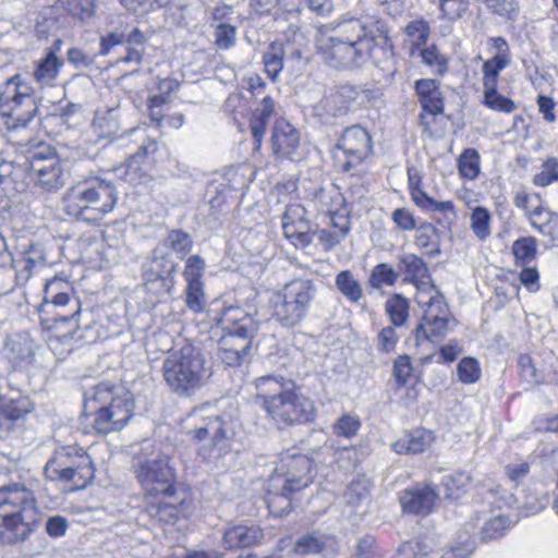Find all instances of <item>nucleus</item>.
I'll list each match as a JSON object with an SVG mask.
<instances>
[{
  "label": "nucleus",
  "instance_id": "1",
  "mask_svg": "<svg viewBox=\"0 0 558 558\" xmlns=\"http://www.w3.org/2000/svg\"><path fill=\"white\" fill-rule=\"evenodd\" d=\"M82 304L72 293L70 283L54 277L44 287V296L38 306L41 325L53 332L48 347L59 359H64L73 349V335L78 329Z\"/></svg>",
  "mask_w": 558,
  "mask_h": 558
},
{
  "label": "nucleus",
  "instance_id": "2",
  "mask_svg": "<svg viewBox=\"0 0 558 558\" xmlns=\"http://www.w3.org/2000/svg\"><path fill=\"white\" fill-rule=\"evenodd\" d=\"M132 469L145 490L148 515L159 521L172 517L174 508L165 501L175 495V472L170 458L153 441L145 440L133 456Z\"/></svg>",
  "mask_w": 558,
  "mask_h": 558
},
{
  "label": "nucleus",
  "instance_id": "3",
  "mask_svg": "<svg viewBox=\"0 0 558 558\" xmlns=\"http://www.w3.org/2000/svg\"><path fill=\"white\" fill-rule=\"evenodd\" d=\"M135 402L122 384L101 381L84 392V414L96 433L120 432L133 416Z\"/></svg>",
  "mask_w": 558,
  "mask_h": 558
},
{
  "label": "nucleus",
  "instance_id": "4",
  "mask_svg": "<svg viewBox=\"0 0 558 558\" xmlns=\"http://www.w3.org/2000/svg\"><path fill=\"white\" fill-rule=\"evenodd\" d=\"M39 521V508L34 492L24 483L0 487V541L24 542Z\"/></svg>",
  "mask_w": 558,
  "mask_h": 558
},
{
  "label": "nucleus",
  "instance_id": "5",
  "mask_svg": "<svg viewBox=\"0 0 558 558\" xmlns=\"http://www.w3.org/2000/svg\"><path fill=\"white\" fill-rule=\"evenodd\" d=\"M117 201L114 184L107 179L94 177L66 190L62 197V209L77 221L99 226L113 210Z\"/></svg>",
  "mask_w": 558,
  "mask_h": 558
},
{
  "label": "nucleus",
  "instance_id": "6",
  "mask_svg": "<svg viewBox=\"0 0 558 558\" xmlns=\"http://www.w3.org/2000/svg\"><path fill=\"white\" fill-rule=\"evenodd\" d=\"M213 375L203 352L186 343L173 350L162 362V378L168 389L179 398H191L203 389Z\"/></svg>",
  "mask_w": 558,
  "mask_h": 558
},
{
  "label": "nucleus",
  "instance_id": "7",
  "mask_svg": "<svg viewBox=\"0 0 558 558\" xmlns=\"http://www.w3.org/2000/svg\"><path fill=\"white\" fill-rule=\"evenodd\" d=\"M219 322L223 330L218 341L219 359L228 366L247 362L259 323L240 307L226 308Z\"/></svg>",
  "mask_w": 558,
  "mask_h": 558
},
{
  "label": "nucleus",
  "instance_id": "8",
  "mask_svg": "<svg viewBox=\"0 0 558 558\" xmlns=\"http://www.w3.org/2000/svg\"><path fill=\"white\" fill-rule=\"evenodd\" d=\"M316 294L311 279H293L272 292L269 304L272 317L283 327L299 325L307 315Z\"/></svg>",
  "mask_w": 558,
  "mask_h": 558
},
{
  "label": "nucleus",
  "instance_id": "9",
  "mask_svg": "<svg viewBox=\"0 0 558 558\" xmlns=\"http://www.w3.org/2000/svg\"><path fill=\"white\" fill-rule=\"evenodd\" d=\"M50 481L70 483L73 489H83L94 478L90 457L83 448L66 446L58 448L44 468Z\"/></svg>",
  "mask_w": 558,
  "mask_h": 558
},
{
  "label": "nucleus",
  "instance_id": "10",
  "mask_svg": "<svg viewBox=\"0 0 558 558\" xmlns=\"http://www.w3.org/2000/svg\"><path fill=\"white\" fill-rule=\"evenodd\" d=\"M234 413L235 409H232L230 413L221 414L208 405L195 409L186 418V433L198 441L223 446L234 435Z\"/></svg>",
  "mask_w": 558,
  "mask_h": 558
},
{
  "label": "nucleus",
  "instance_id": "11",
  "mask_svg": "<svg viewBox=\"0 0 558 558\" xmlns=\"http://www.w3.org/2000/svg\"><path fill=\"white\" fill-rule=\"evenodd\" d=\"M37 106L27 84L16 74L5 83L0 94V114L5 118L8 130L25 128L35 117Z\"/></svg>",
  "mask_w": 558,
  "mask_h": 558
},
{
  "label": "nucleus",
  "instance_id": "12",
  "mask_svg": "<svg viewBox=\"0 0 558 558\" xmlns=\"http://www.w3.org/2000/svg\"><path fill=\"white\" fill-rule=\"evenodd\" d=\"M374 37H359L354 41L341 37H316L315 47L322 58L335 68L361 65L368 58Z\"/></svg>",
  "mask_w": 558,
  "mask_h": 558
},
{
  "label": "nucleus",
  "instance_id": "13",
  "mask_svg": "<svg viewBox=\"0 0 558 558\" xmlns=\"http://www.w3.org/2000/svg\"><path fill=\"white\" fill-rule=\"evenodd\" d=\"M265 411L279 428L304 424L313 421L315 416L313 401L295 389L269 401Z\"/></svg>",
  "mask_w": 558,
  "mask_h": 558
},
{
  "label": "nucleus",
  "instance_id": "14",
  "mask_svg": "<svg viewBox=\"0 0 558 558\" xmlns=\"http://www.w3.org/2000/svg\"><path fill=\"white\" fill-rule=\"evenodd\" d=\"M276 472L278 475L271 481L279 482L283 477L279 495L289 500L291 494L307 487L313 482V460L306 454L288 451L281 454L280 465L276 468Z\"/></svg>",
  "mask_w": 558,
  "mask_h": 558
},
{
  "label": "nucleus",
  "instance_id": "15",
  "mask_svg": "<svg viewBox=\"0 0 558 558\" xmlns=\"http://www.w3.org/2000/svg\"><path fill=\"white\" fill-rule=\"evenodd\" d=\"M32 179L46 191H57L64 184L62 163L48 146H39L29 157Z\"/></svg>",
  "mask_w": 558,
  "mask_h": 558
},
{
  "label": "nucleus",
  "instance_id": "16",
  "mask_svg": "<svg viewBox=\"0 0 558 558\" xmlns=\"http://www.w3.org/2000/svg\"><path fill=\"white\" fill-rule=\"evenodd\" d=\"M158 150V144L155 140L148 138L132 155L125 163L116 169L119 177L129 182L130 184L136 185L145 183L150 179L149 171L153 165L150 158Z\"/></svg>",
  "mask_w": 558,
  "mask_h": 558
},
{
  "label": "nucleus",
  "instance_id": "17",
  "mask_svg": "<svg viewBox=\"0 0 558 558\" xmlns=\"http://www.w3.org/2000/svg\"><path fill=\"white\" fill-rule=\"evenodd\" d=\"M174 269L175 265L165 256L162 250H154L151 259L144 266L146 289L155 294L169 293L173 287Z\"/></svg>",
  "mask_w": 558,
  "mask_h": 558
},
{
  "label": "nucleus",
  "instance_id": "18",
  "mask_svg": "<svg viewBox=\"0 0 558 558\" xmlns=\"http://www.w3.org/2000/svg\"><path fill=\"white\" fill-rule=\"evenodd\" d=\"M283 234L296 248H305L313 241V228L307 210L301 204H290L282 215Z\"/></svg>",
  "mask_w": 558,
  "mask_h": 558
},
{
  "label": "nucleus",
  "instance_id": "19",
  "mask_svg": "<svg viewBox=\"0 0 558 558\" xmlns=\"http://www.w3.org/2000/svg\"><path fill=\"white\" fill-rule=\"evenodd\" d=\"M337 146L350 158L345 162L347 169L369 156L373 147L369 133L361 125L347 128Z\"/></svg>",
  "mask_w": 558,
  "mask_h": 558
},
{
  "label": "nucleus",
  "instance_id": "20",
  "mask_svg": "<svg viewBox=\"0 0 558 558\" xmlns=\"http://www.w3.org/2000/svg\"><path fill=\"white\" fill-rule=\"evenodd\" d=\"M354 90L349 86H342L325 95L313 107L315 116L323 120L345 114L349 111L350 102L353 99Z\"/></svg>",
  "mask_w": 558,
  "mask_h": 558
},
{
  "label": "nucleus",
  "instance_id": "21",
  "mask_svg": "<svg viewBox=\"0 0 558 558\" xmlns=\"http://www.w3.org/2000/svg\"><path fill=\"white\" fill-rule=\"evenodd\" d=\"M399 271L404 274V281L413 283L417 291L423 288L434 287L430 281L428 268L424 260L412 253H405L398 257Z\"/></svg>",
  "mask_w": 558,
  "mask_h": 558
},
{
  "label": "nucleus",
  "instance_id": "22",
  "mask_svg": "<svg viewBox=\"0 0 558 558\" xmlns=\"http://www.w3.org/2000/svg\"><path fill=\"white\" fill-rule=\"evenodd\" d=\"M415 92L425 113L437 116L444 112V97L438 81L433 78L417 80Z\"/></svg>",
  "mask_w": 558,
  "mask_h": 558
},
{
  "label": "nucleus",
  "instance_id": "23",
  "mask_svg": "<svg viewBox=\"0 0 558 558\" xmlns=\"http://www.w3.org/2000/svg\"><path fill=\"white\" fill-rule=\"evenodd\" d=\"M271 144L275 154L289 156L299 147L300 134L287 120L278 119L272 129Z\"/></svg>",
  "mask_w": 558,
  "mask_h": 558
},
{
  "label": "nucleus",
  "instance_id": "24",
  "mask_svg": "<svg viewBox=\"0 0 558 558\" xmlns=\"http://www.w3.org/2000/svg\"><path fill=\"white\" fill-rule=\"evenodd\" d=\"M264 538V532L256 525L235 524L223 533L222 543L227 549L254 546Z\"/></svg>",
  "mask_w": 558,
  "mask_h": 558
},
{
  "label": "nucleus",
  "instance_id": "25",
  "mask_svg": "<svg viewBox=\"0 0 558 558\" xmlns=\"http://www.w3.org/2000/svg\"><path fill=\"white\" fill-rule=\"evenodd\" d=\"M437 494L429 486L416 487L405 490L400 498L404 511L410 513H429L435 504Z\"/></svg>",
  "mask_w": 558,
  "mask_h": 558
},
{
  "label": "nucleus",
  "instance_id": "26",
  "mask_svg": "<svg viewBox=\"0 0 558 558\" xmlns=\"http://www.w3.org/2000/svg\"><path fill=\"white\" fill-rule=\"evenodd\" d=\"M327 32L340 33H363V35H387L391 28L387 22L375 16H368L363 21L356 19L343 20L332 27H328Z\"/></svg>",
  "mask_w": 558,
  "mask_h": 558
},
{
  "label": "nucleus",
  "instance_id": "27",
  "mask_svg": "<svg viewBox=\"0 0 558 558\" xmlns=\"http://www.w3.org/2000/svg\"><path fill=\"white\" fill-rule=\"evenodd\" d=\"M274 112L275 100L269 96L264 97L258 107L254 109L250 121V129L254 140L255 149L260 148L266 126Z\"/></svg>",
  "mask_w": 558,
  "mask_h": 558
},
{
  "label": "nucleus",
  "instance_id": "28",
  "mask_svg": "<svg viewBox=\"0 0 558 558\" xmlns=\"http://www.w3.org/2000/svg\"><path fill=\"white\" fill-rule=\"evenodd\" d=\"M415 301L422 308V316H449V310L442 294L436 287L423 288L415 294Z\"/></svg>",
  "mask_w": 558,
  "mask_h": 558
},
{
  "label": "nucleus",
  "instance_id": "29",
  "mask_svg": "<svg viewBox=\"0 0 558 558\" xmlns=\"http://www.w3.org/2000/svg\"><path fill=\"white\" fill-rule=\"evenodd\" d=\"M434 435L429 430H415L392 444V449L399 454L420 453L434 442Z\"/></svg>",
  "mask_w": 558,
  "mask_h": 558
},
{
  "label": "nucleus",
  "instance_id": "30",
  "mask_svg": "<svg viewBox=\"0 0 558 558\" xmlns=\"http://www.w3.org/2000/svg\"><path fill=\"white\" fill-rule=\"evenodd\" d=\"M290 383L287 381L283 377H276L271 375L259 377L255 380V388L257 391V397L263 399V408L266 409V405L269 404V401L274 399H279L281 396L291 388L289 387Z\"/></svg>",
  "mask_w": 558,
  "mask_h": 558
},
{
  "label": "nucleus",
  "instance_id": "31",
  "mask_svg": "<svg viewBox=\"0 0 558 558\" xmlns=\"http://www.w3.org/2000/svg\"><path fill=\"white\" fill-rule=\"evenodd\" d=\"M314 209L322 215L335 214L344 206V197L336 187L319 189L312 198Z\"/></svg>",
  "mask_w": 558,
  "mask_h": 558
},
{
  "label": "nucleus",
  "instance_id": "32",
  "mask_svg": "<svg viewBox=\"0 0 558 558\" xmlns=\"http://www.w3.org/2000/svg\"><path fill=\"white\" fill-rule=\"evenodd\" d=\"M93 128L99 137H111L121 130L119 108L97 110L93 120Z\"/></svg>",
  "mask_w": 558,
  "mask_h": 558
},
{
  "label": "nucleus",
  "instance_id": "33",
  "mask_svg": "<svg viewBox=\"0 0 558 558\" xmlns=\"http://www.w3.org/2000/svg\"><path fill=\"white\" fill-rule=\"evenodd\" d=\"M449 330V316H422L416 338L432 340L444 337Z\"/></svg>",
  "mask_w": 558,
  "mask_h": 558
},
{
  "label": "nucleus",
  "instance_id": "34",
  "mask_svg": "<svg viewBox=\"0 0 558 558\" xmlns=\"http://www.w3.org/2000/svg\"><path fill=\"white\" fill-rule=\"evenodd\" d=\"M62 65L63 61L53 51H49L45 58L39 60L34 71V77L41 85H51Z\"/></svg>",
  "mask_w": 558,
  "mask_h": 558
},
{
  "label": "nucleus",
  "instance_id": "35",
  "mask_svg": "<svg viewBox=\"0 0 558 558\" xmlns=\"http://www.w3.org/2000/svg\"><path fill=\"white\" fill-rule=\"evenodd\" d=\"M415 244L430 256L440 254V236L438 230L429 222L420 225L416 229Z\"/></svg>",
  "mask_w": 558,
  "mask_h": 558
},
{
  "label": "nucleus",
  "instance_id": "36",
  "mask_svg": "<svg viewBox=\"0 0 558 558\" xmlns=\"http://www.w3.org/2000/svg\"><path fill=\"white\" fill-rule=\"evenodd\" d=\"M338 291L351 303H357L363 298V287L351 270H342L335 278Z\"/></svg>",
  "mask_w": 558,
  "mask_h": 558
},
{
  "label": "nucleus",
  "instance_id": "37",
  "mask_svg": "<svg viewBox=\"0 0 558 558\" xmlns=\"http://www.w3.org/2000/svg\"><path fill=\"white\" fill-rule=\"evenodd\" d=\"M399 277V270H396L388 263H380L371 270L367 283L371 288L378 290L384 287H392L398 281Z\"/></svg>",
  "mask_w": 558,
  "mask_h": 558
},
{
  "label": "nucleus",
  "instance_id": "38",
  "mask_svg": "<svg viewBox=\"0 0 558 558\" xmlns=\"http://www.w3.org/2000/svg\"><path fill=\"white\" fill-rule=\"evenodd\" d=\"M458 170L461 177L475 180L481 173V157L476 149L466 148L458 158Z\"/></svg>",
  "mask_w": 558,
  "mask_h": 558
},
{
  "label": "nucleus",
  "instance_id": "39",
  "mask_svg": "<svg viewBox=\"0 0 558 558\" xmlns=\"http://www.w3.org/2000/svg\"><path fill=\"white\" fill-rule=\"evenodd\" d=\"M385 311L393 326H402L409 318V302L403 295L396 293L386 301Z\"/></svg>",
  "mask_w": 558,
  "mask_h": 558
},
{
  "label": "nucleus",
  "instance_id": "40",
  "mask_svg": "<svg viewBox=\"0 0 558 558\" xmlns=\"http://www.w3.org/2000/svg\"><path fill=\"white\" fill-rule=\"evenodd\" d=\"M512 253L517 264L525 266L533 262L537 254L536 240L532 236H523L512 244Z\"/></svg>",
  "mask_w": 558,
  "mask_h": 558
},
{
  "label": "nucleus",
  "instance_id": "41",
  "mask_svg": "<svg viewBox=\"0 0 558 558\" xmlns=\"http://www.w3.org/2000/svg\"><path fill=\"white\" fill-rule=\"evenodd\" d=\"M193 242L189 233L182 230H171L163 241V246L183 258L192 248Z\"/></svg>",
  "mask_w": 558,
  "mask_h": 558
},
{
  "label": "nucleus",
  "instance_id": "42",
  "mask_svg": "<svg viewBox=\"0 0 558 558\" xmlns=\"http://www.w3.org/2000/svg\"><path fill=\"white\" fill-rule=\"evenodd\" d=\"M510 524L509 518L504 514L488 519L481 529L482 541L487 542L504 536Z\"/></svg>",
  "mask_w": 558,
  "mask_h": 558
},
{
  "label": "nucleus",
  "instance_id": "43",
  "mask_svg": "<svg viewBox=\"0 0 558 558\" xmlns=\"http://www.w3.org/2000/svg\"><path fill=\"white\" fill-rule=\"evenodd\" d=\"M326 542L327 538L322 534H306L295 542L293 551L298 555H316L323 551Z\"/></svg>",
  "mask_w": 558,
  "mask_h": 558
},
{
  "label": "nucleus",
  "instance_id": "44",
  "mask_svg": "<svg viewBox=\"0 0 558 558\" xmlns=\"http://www.w3.org/2000/svg\"><path fill=\"white\" fill-rule=\"evenodd\" d=\"M233 11L230 7H220L213 12L211 26L215 28L216 35H233L235 26L233 24Z\"/></svg>",
  "mask_w": 558,
  "mask_h": 558
},
{
  "label": "nucleus",
  "instance_id": "45",
  "mask_svg": "<svg viewBox=\"0 0 558 558\" xmlns=\"http://www.w3.org/2000/svg\"><path fill=\"white\" fill-rule=\"evenodd\" d=\"M421 58L423 63L432 68V72L436 75L441 76L448 71V59L440 53L435 45L422 49Z\"/></svg>",
  "mask_w": 558,
  "mask_h": 558
},
{
  "label": "nucleus",
  "instance_id": "46",
  "mask_svg": "<svg viewBox=\"0 0 558 558\" xmlns=\"http://www.w3.org/2000/svg\"><path fill=\"white\" fill-rule=\"evenodd\" d=\"M471 476L466 472H454L442 477V486L449 498H458L462 492L470 485Z\"/></svg>",
  "mask_w": 558,
  "mask_h": 558
},
{
  "label": "nucleus",
  "instance_id": "47",
  "mask_svg": "<svg viewBox=\"0 0 558 558\" xmlns=\"http://www.w3.org/2000/svg\"><path fill=\"white\" fill-rule=\"evenodd\" d=\"M490 213L484 207H476L471 214V229L480 240L490 235Z\"/></svg>",
  "mask_w": 558,
  "mask_h": 558
},
{
  "label": "nucleus",
  "instance_id": "48",
  "mask_svg": "<svg viewBox=\"0 0 558 558\" xmlns=\"http://www.w3.org/2000/svg\"><path fill=\"white\" fill-rule=\"evenodd\" d=\"M558 182V159L547 158L541 166V171L533 177V183L537 186H547Z\"/></svg>",
  "mask_w": 558,
  "mask_h": 558
},
{
  "label": "nucleus",
  "instance_id": "49",
  "mask_svg": "<svg viewBox=\"0 0 558 558\" xmlns=\"http://www.w3.org/2000/svg\"><path fill=\"white\" fill-rule=\"evenodd\" d=\"M58 2L71 15L81 21H85L94 14V0H58Z\"/></svg>",
  "mask_w": 558,
  "mask_h": 558
},
{
  "label": "nucleus",
  "instance_id": "50",
  "mask_svg": "<svg viewBox=\"0 0 558 558\" xmlns=\"http://www.w3.org/2000/svg\"><path fill=\"white\" fill-rule=\"evenodd\" d=\"M481 366L474 357H463L457 366V374L463 384H474L481 378Z\"/></svg>",
  "mask_w": 558,
  "mask_h": 558
},
{
  "label": "nucleus",
  "instance_id": "51",
  "mask_svg": "<svg viewBox=\"0 0 558 558\" xmlns=\"http://www.w3.org/2000/svg\"><path fill=\"white\" fill-rule=\"evenodd\" d=\"M361 427V421L356 415L343 414L333 425V433L337 436L352 438Z\"/></svg>",
  "mask_w": 558,
  "mask_h": 558
},
{
  "label": "nucleus",
  "instance_id": "52",
  "mask_svg": "<svg viewBox=\"0 0 558 558\" xmlns=\"http://www.w3.org/2000/svg\"><path fill=\"white\" fill-rule=\"evenodd\" d=\"M205 262L199 255H191L185 263L183 276L186 283H203Z\"/></svg>",
  "mask_w": 558,
  "mask_h": 558
},
{
  "label": "nucleus",
  "instance_id": "53",
  "mask_svg": "<svg viewBox=\"0 0 558 558\" xmlns=\"http://www.w3.org/2000/svg\"><path fill=\"white\" fill-rule=\"evenodd\" d=\"M428 546L421 541H410L403 543L393 558H426Z\"/></svg>",
  "mask_w": 558,
  "mask_h": 558
},
{
  "label": "nucleus",
  "instance_id": "54",
  "mask_svg": "<svg viewBox=\"0 0 558 558\" xmlns=\"http://www.w3.org/2000/svg\"><path fill=\"white\" fill-rule=\"evenodd\" d=\"M186 305L194 312H202L205 306L203 283H186Z\"/></svg>",
  "mask_w": 558,
  "mask_h": 558
},
{
  "label": "nucleus",
  "instance_id": "55",
  "mask_svg": "<svg viewBox=\"0 0 558 558\" xmlns=\"http://www.w3.org/2000/svg\"><path fill=\"white\" fill-rule=\"evenodd\" d=\"M369 493V483L366 480H357L350 484L344 498L351 506H356L361 500L367 497Z\"/></svg>",
  "mask_w": 558,
  "mask_h": 558
},
{
  "label": "nucleus",
  "instance_id": "56",
  "mask_svg": "<svg viewBox=\"0 0 558 558\" xmlns=\"http://www.w3.org/2000/svg\"><path fill=\"white\" fill-rule=\"evenodd\" d=\"M484 105L492 110L505 113H511L517 109V106L510 98L500 95L498 92L490 95H485Z\"/></svg>",
  "mask_w": 558,
  "mask_h": 558
},
{
  "label": "nucleus",
  "instance_id": "57",
  "mask_svg": "<svg viewBox=\"0 0 558 558\" xmlns=\"http://www.w3.org/2000/svg\"><path fill=\"white\" fill-rule=\"evenodd\" d=\"M412 364L409 355H400L393 364V376L399 387L404 386L412 375Z\"/></svg>",
  "mask_w": 558,
  "mask_h": 558
},
{
  "label": "nucleus",
  "instance_id": "58",
  "mask_svg": "<svg viewBox=\"0 0 558 558\" xmlns=\"http://www.w3.org/2000/svg\"><path fill=\"white\" fill-rule=\"evenodd\" d=\"M53 10L47 9L40 14V20L36 21V35H49L59 32V22L53 16Z\"/></svg>",
  "mask_w": 558,
  "mask_h": 558
},
{
  "label": "nucleus",
  "instance_id": "59",
  "mask_svg": "<svg viewBox=\"0 0 558 558\" xmlns=\"http://www.w3.org/2000/svg\"><path fill=\"white\" fill-rule=\"evenodd\" d=\"M519 368L521 377L531 384H538L541 381V377L537 374L536 367L534 366L532 359L527 354H521L519 356Z\"/></svg>",
  "mask_w": 558,
  "mask_h": 558
},
{
  "label": "nucleus",
  "instance_id": "60",
  "mask_svg": "<svg viewBox=\"0 0 558 558\" xmlns=\"http://www.w3.org/2000/svg\"><path fill=\"white\" fill-rule=\"evenodd\" d=\"M487 7L500 16L511 19L518 12L517 0H485Z\"/></svg>",
  "mask_w": 558,
  "mask_h": 558
},
{
  "label": "nucleus",
  "instance_id": "61",
  "mask_svg": "<svg viewBox=\"0 0 558 558\" xmlns=\"http://www.w3.org/2000/svg\"><path fill=\"white\" fill-rule=\"evenodd\" d=\"M391 219L403 231H412L418 227L413 214L407 208L393 210Z\"/></svg>",
  "mask_w": 558,
  "mask_h": 558
},
{
  "label": "nucleus",
  "instance_id": "62",
  "mask_svg": "<svg viewBox=\"0 0 558 558\" xmlns=\"http://www.w3.org/2000/svg\"><path fill=\"white\" fill-rule=\"evenodd\" d=\"M553 214V211L543 207L542 204L538 203L535 204L531 211H529L527 218L532 227L541 232L542 228H544L545 223L548 222Z\"/></svg>",
  "mask_w": 558,
  "mask_h": 558
},
{
  "label": "nucleus",
  "instance_id": "63",
  "mask_svg": "<svg viewBox=\"0 0 558 558\" xmlns=\"http://www.w3.org/2000/svg\"><path fill=\"white\" fill-rule=\"evenodd\" d=\"M26 412L25 409H21L13 402L3 404L0 411V424H4L10 428L12 424L20 420Z\"/></svg>",
  "mask_w": 558,
  "mask_h": 558
},
{
  "label": "nucleus",
  "instance_id": "64",
  "mask_svg": "<svg viewBox=\"0 0 558 558\" xmlns=\"http://www.w3.org/2000/svg\"><path fill=\"white\" fill-rule=\"evenodd\" d=\"M466 8V0H440V10L449 20L459 17Z\"/></svg>",
  "mask_w": 558,
  "mask_h": 558
}]
</instances>
